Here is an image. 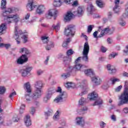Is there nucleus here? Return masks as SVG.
I'll return each mask as SVG.
<instances>
[{"label":"nucleus","mask_w":128,"mask_h":128,"mask_svg":"<svg viewBox=\"0 0 128 128\" xmlns=\"http://www.w3.org/2000/svg\"><path fill=\"white\" fill-rule=\"evenodd\" d=\"M84 14V9L82 6L78 7L77 10L73 12H68L64 18L65 22H70L74 16H78L80 18Z\"/></svg>","instance_id":"f257e3e1"},{"label":"nucleus","mask_w":128,"mask_h":128,"mask_svg":"<svg viewBox=\"0 0 128 128\" xmlns=\"http://www.w3.org/2000/svg\"><path fill=\"white\" fill-rule=\"evenodd\" d=\"M9 14L6 10L2 12V16L4 18V20H6L8 24L14 22L16 25L17 26L18 22H20V16H18V14L8 15Z\"/></svg>","instance_id":"f03ea898"},{"label":"nucleus","mask_w":128,"mask_h":128,"mask_svg":"<svg viewBox=\"0 0 128 128\" xmlns=\"http://www.w3.org/2000/svg\"><path fill=\"white\" fill-rule=\"evenodd\" d=\"M42 81H37L35 84L36 90L32 96V98L34 100H36L42 96Z\"/></svg>","instance_id":"7ed1b4c3"},{"label":"nucleus","mask_w":128,"mask_h":128,"mask_svg":"<svg viewBox=\"0 0 128 128\" xmlns=\"http://www.w3.org/2000/svg\"><path fill=\"white\" fill-rule=\"evenodd\" d=\"M18 26L15 27V36L14 38H15L17 44H20V38H23L24 42L26 43L28 42V36L22 34V31L19 30Z\"/></svg>","instance_id":"20e7f679"},{"label":"nucleus","mask_w":128,"mask_h":128,"mask_svg":"<svg viewBox=\"0 0 128 128\" xmlns=\"http://www.w3.org/2000/svg\"><path fill=\"white\" fill-rule=\"evenodd\" d=\"M98 94L96 92H93L91 94L88 95L87 100H96L95 102L92 104V106H102V100L100 98H98Z\"/></svg>","instance_id":"39448f33"},{"label":"nucleus","mask_w":128,"mask_h":128,"mask_svg":"<svg viewBox=\"0 0 128 128\" xmlns=\"http://www.w3.org/2000/svg\"><path fill=\"white\" fill-rule=\"evenodd\" d=\"M56 92H60L59 96H57L54 100L55 102H64L68 98V95L66 92H62V88L60 87H58V90H55Z\"/></svg>","instance_id":"423d86ee"},{"label":"nucleus","mask_w":128,"mask_h":128,"mask_svg":"<svg viewBox=\"0 0 128 128\" xmlns=\"http://www.w3.org/2000/svg\"><path fill=\"white\" fill-rule=\"evenodd\" d=\"M24 88L26 92L28 93V94H25L26 102L27 104H30V102H32V100L30 99V94L32 92V88H30V82L25 83L24 85Z\"/></svg>","instance_id":"0eeeda50"},{"label":"nucleus","mask_w":128,"mask_h":128,"mask_svg":"<svg viewBox=\"0 0 128 128\" xmlns=\"http://www.w3.org/2000/svg\"><path fill=\"white\" fill-rule=\"evenodd\" d=\"M88 52H90V45L88 42H86L84 44L82 54V60L85 62H88Z\"/></svg>","instance_id":"6e6552de"},{"label":"nucleus","mask_w":128,"mask_h":128,"mask_svg":"<svg viewBox=\"0 0 128 128\" xmlns=\"http://www.w3.org/2000/svg\"><path fill=\"white\" fill-rule=\"evenodd\" d=\"M64 34L66 36H74L76 34V28L74 25L70 24L67 26L65 28Z\"/></svg>","instance_id":"1a4fd4ad"},{"label":"nucleus","mask_w":128,"mask_h":128,"mask_svg":"<svg viewBox=\"0 0 128 128\" xmlns=\"http://www.w3.org/2000/svg\"><path fill=\"white\" fill-rule=\"evenodd\" d=\"M78 86L82 88V91L80 94V96H82L84 94H86L88 92V82L86 80H84L82 82L78 84Z\"/></svg>","instance_id":"9d476101"},{"label":"nucleus","mask_w":128,"mask_h":128,"mask_svg":"<svg viewBox=\"0 0 128 128\" xmlns=\"http://www.w3.org/2000/svg\"><path fill=\"white\" fill-rule=\"evenodd\" d=\"M120 106L124 102H128V88L125 86L124 92L121 95L120 98Z\"/></svg>","instance_id":"9b49d317"},{"label":"nucleus","mask_w":128,"mask_h":128,"mask_svg":"<svg viewBox=\"0 0 128 128\" xmlns=\"http://www.w3.org/2000/svg\"><path fill=\"white\" fill-rule=\"evenodd\" d=\"M36 4L34 0H28L26 6V8L28 12H32L34 8H36Z\"/></svg>","instance_id":"f8f14e48"},{"label":"nucleus","mask_w":128,"mask_h":128,"mask_svg":"<svg viewBox=\"0 0 128 128\" xmlns=\"http://www.w3.org/2000/svg\"><path fill=\"white\" fill-rule=\"evenodd\" d=\"M32 70V66H24L22 69L20 70V74H21L22 76L26 78Z\"/></svg>","instance_id":"ddd939ff"},{"label":"nucleus","mask_w":128,"mask_h":128,"mask_svg":"<svg viewBox=\"0 0 128 128\" xmlns=\"http://www.w3.org/2000/svg\"><path fill=\"white\" fill-rule=\"evenodd\" d=\"M56 14H58V10L52 9L48 10V14H46V16L48 20H50V18H52V16H54V20H56Z\"/></svg>","instance_id":"4468645a"},{"label":"nucleus","mask_w":128,"mask_h":128,"mask_svg":"<svg viewBox=\"0 0 128 128\" xmlns=\"http://www.w3.org/2000/svg\"><path fill=\"white\" fill-rule=\"evenodd\" d=\"M102 26H100L98 27V32H100L101 30L100 34L98 35V38H102V36H104L106 34H110V27H107L104 30H102Z\"/></svg>","instance_id":"2eb2a0df"},{"label":"nucleus","mask_w":128,"mask_h":128,"mask_svg":"<svg viewBox=\"0 0 128 128\" xmlns=\"http://www.w3.org/2000/svg\"><path fill=\"white\" fill-rule=\"evenodd\" d=\"M76 122L77 126H84L85 122L84 118L82 116H78L76 118Z\"/></svg>","instance_id":"dca6fc26"},{"label":"nucleus","mask_w":128,"mask_h":128,"mask_svg":"<svg viewBox=\"0 0 128 128\" xmlns=\"http://www.w3.org/2000/svg\"><path fill=\"white\" fill-rule=\"evenodd\" d=\"M91 80L92 82L96 86H99L102 83V79L98 76H96L94 75L92 78Z\"/></svg>","instance_id":"f3484780"},{"label":"nucleus","mask_w":128,"mask_h":128,"mask_svg":"<svg viewBox=\"0 0 128 128\" xmlns=\"http://www.w3.org/2000/svg\"><path fill=\"white\" fill-rule=\"evenodd\" d=\"M20 54H24L23 55L26 56L30 58V56L32 55V52L28 48H24L20 49Z\"/></svg>","instance_id":"a211bd4d"},{"label":"nucleus","mask_w":128,"mask_h":128,"mask_svg":"<svg viewBox=\"0 0 128 128\" xmlns=\"http://www.w3.org/2000/svg\"><path fill=\"white\" fill-rule=\"evenodd\" d=\"M46 10V7L44 5H40L36 10V12L38 14H42Z\"/></svg>","instance_id":"6ab92c4d"},{"label":"nucleus","mask_w":128,"mask_h":128,"mask_svg":"<svg viewBox=\"0 0 128 128\" xmlns=\"http://www.w3.org/2000/svg\"><path fill=\"white\" fill-rule=\"evenodd\" d=\"M115 6L113 8V10L115 14H118L120 12V0H114Z\"/></svg>","instance_id":"aec40b11"},{"label":"nucleus","mask_w":128,"mask_h":128,"mask_svg":"<svg viewBox=\"0 0 128 128\" xmlns=\"http://www.w3.org/2000/svg\"><path fill=\"white\" fill-rule=\"evenodd\" d=\"M24 122L26 126H32V120H30V115H26L24 118Z\"/></svg>","instance_id":"412c9836"},{"label":"nucleus","mask_w":128,"mask_h":128,"mask_svg":"<svg viewBox=\"0 0 128 128\" xmlns=\"http://www.w3.org/2000/svg\"><path fill=\"white\" fill-rule=\"evenodd\" d=\"M84 72L86 76H90L91 78L94 75V70H92V69H88L85 70Z\"/></svg>","instance_id":"4be33fe9"},{"label":"nucleus","mask_w":128,"mask_h":128,"mask_svg":"<svg viewBox=\"0 0 128 128\" xmlns=\"http://www.w3.org/2000/svg\"><path fill=\"white\" fill-rule=\"evenodd\" d=\"M72 62V57L70 56H68L67 57H64V64L65 66H69Z\"/></svg>","instance_id":"5701e85b"},{"label":"nucleus","mask_w":128,"mask_h":128,"mask_svg":"<svg viewBox=\"0 0 128 128\" xmlns=\"http://www.w3.org/2000/svg\"><path fill=\"white\" fill-rule=\"evenodd\" d=\"M52 114H54V110L50 108H48L47 111L44 112V116H46V120H48V116H52Z\"/></svg>","instance_id":"b1692460"},{"label":"nucleus","mask_w":128,"mask_h":128,"mask_svg":"<svg viewBox=\"0 0 128 128\" xmlns=\"http://www.w3.org/2000/svg\"><path fill=\"white\" fill-rule=\"evenodd\" d=\"M64 2L65 4H72V6H76L78 4V0H76L74 2V0H64Z\"/></svg>","instance_id":"393cba45"},{"label":"nucleus","mask_w":128,"mask_h":128,"mask_svg":"<svg viewBox=\"0 0 128 128\" xmlns=\"http://www.w3.org/2000/svg\"><path fill=\"white\" fill-rule=\"evenodd\" d=\"M86 110H88V107L84 106V107H82V108L78 109L77 112L78 114L82 116V114H84Z\"/></svg>","instance_id":"a878e982"},{"label":"nucleus","mask_w":128,"mask_h":128,"mask_svg":"<svg viewBox=\"0 0 128 128\" xmlns=\"http://www.w3.org/2000/svg\"><path fill=\"white\" fill-rule=\"evenodd\" d=\"M56 92V90L54 88H50L48 90V92L46 95V96L50 100V98H52V96Z\"/></svg>","instance_id":"bb28decb"},{"label":"nucleus","mask_w":128,"mask_h":128,"mask_svg":"<svg viewBox=\"0 0 128 128\" xmlns=\"http://www.w3.org/2000/svg\"><path fill=\"white\" fill-rule=\"evenodd\" d=\"M87 10L88 12L90 14H92V12H94V6H92V2L88 4L87 6Z\"/></svg>","instance_id":"cd10ccee"},{"label":"nucleus","mask_w":128,"mask_h":128,"mask_svg":"<svg viewBox=\"0 0 128 128\" xmlns=\"http://www.w3.org/2000/svg\"><path fill=\"white\" fill-rule=\"evenodd\" d=\"M107 69L108 70L110 74H116V70L114 68H112V66L110 64L107 65Z\"/></svg>","instance_id":"c85d7f7f"},{"label":"nucleus","mask_w":128,"mask_h":128,"mask_svg":"<svg viewBox=\"0 0 128 128\" xmlns=\"http://www.w3.org/2000/svg\"><path fill=\"white\" fill-rule=\"evenodd\" d=\"M72 42V38H68L67 39L64 40L62 47L63 48H66L68 44H70Z\"/></svg>","instance_id":"c756f323"},{"label":"nucleus","mask_w":128,"mask_h":128,"mask_svg":"<svg viewBox=\"0 0 128 128\" xmlns=\"http://www.w3.org/2000/svg\"><path fill=\"white\" fill-rule=\"evenodd\" d=\"M54 42H50L48 43L47 46L46 47V50H50L52 48H54Z\"/></svg>","instance_id":"7c9ffc66"},{"label":"nucleus","mask_w":128,"mask_h":128,"mask_svg":"<svg viewBox=\"0 0 128 128\" xmlns=\"http://www.w3.org/2000/svg\"><path fill=\"white\" fill-rule=\"evenodd\" d=\"M53 4L55 8H60L62 6V0H54Z\"/></svg>","instance_id":"2f4dec72"},{"label":"nucleus","mask_w":128,"mask_h":128,"mask_svg":"<svg viewBox=\"0 0 128 128\" xmlns=\"http://www.w3.org/2000/svg\"><path fill=\"white\" fill-rule=\"evenodd\" d=\"M96 4H97L98 6L100 8H104V2L102 0H96Z\"/></svg>","instance_id":"473e14b6"},{"label":"nucleus","mask_w":128,"mask_h":128,"mask_svg":"<svg viewBox=\"0 0 128 128\" xmlns=\"http://www.w3.org/2000/svg\"><path fill=\"white\" fill-rule=\"evenodd\" d=\"M70 76V74L68 72L62 73L60 74V78L62 80H66V78H68Z\"/></svg>","instance_id":"72a5a7b5"},{"label":"nucleus","mask_w":128,"mask_h":128,"mask_svg":"<svg viewBox=\"0 0 128 128\" xmlns=\"http://www.w3.org/2000/svg\"><path fill=\"white\" fill-rule=\"evenodd\" d=\"M6 30V23L2 24L0 25V34Z\"/></svg>","instance_id":"f704fd0d"},{"label":"nucleus","mask_w":128,"mask_h":128,"mask_svg":"<svg viewBox=\"0 0 128 128\" xmlns=\"http://www.w3.org/2000/svg\"><path fill=\"white\" fill-rule=\"evenodd\" d=\"M0 8L1 10H6V0H2Z\"/></svg>","instance_id":"c9c22d12"},{"label":"nucleus","mask_w":128,"mask_h":128,"mask_svg":"<svg viewBox=\"0 0 128 128\" xmlns=\"http://www.w3.org/2000/svg\"><path fill=\"white\" fill-rule=\"evenodd\" d=\"M6 10L8 12V14H14V12H16V8L14 7H10L8 8Z\"/></svg>","instance_id":"e433bc0d"},{"label":"nucleus","mask_w":128,"mask_h":128,"mask_svg":"<svg viewBox=\"0 0 128 128\" xmlns=\"http://www.w3.org/2000/svg\"><path fill=\"white\" fill-rule=\"evenodd\" d=\"M20 58H22V60H23L24 64H26V62H28L29 57L26 56V55L22 54Z\"/></svg>","instance_id":"4c0bfd02"},{"label":"nucleus","mask_w":128,"mask_h":128,"mask_svg":"<svg viewBox=\"0 0 128 128\" xmlns=\"http://www.w3.org/2000/svg\"><path fill=\"white\" fill-rule=\"evenodd\" d=\"M6 87L4 86H0V95L4 96V94H6Z\"/></svg>","instance_id":"58836bf2"},{"label":"nucleus","mask_w":128,"mask_h":128,"mask_svg":"<svg viewBox=\"0 0 128 128\" xmlns=\"http://www.w3.org/2000/svg\"><path fill=\"white\" fill-rule=\"evenodd\" d=\"M86 102V98L84 97H81L79 100V104L80 106H82V104H84Z\"/></svg>","instance_id":"ea45409f"},{"label":"nucleus","mask_w":128,"mask_h":128,"mask_svg":"<svg viewBox=\"0 0 128 128\" xmlns=\"http://www.w3.org/2000/svg\"><path fill=\"white\" fill-rule=\"evenodd\" d=\"M2 46H4L6 50H8V48H10L11 45L10 44H4V43L0 44V48H2Z\"/></svg>","instance_id":"a19ab883"},{"label":"nucleus","mask_w":128,"mask_h":128,"mask_svg":"<svg viewBox=\"0 0 128 128\" xmlns=\"http://www.w3.org/2000/svg\"><path fill=\"white\" fill-rule=\"evenodd\" d=\"M48 37L46 36H42L41 37V40L43 44H48Z\"/></svg>","instance_id":"79ce46f5"},{"label":"nucleus","mask_w":128,"mask_h":128,"mask_svg":"<svg viewBox=\"0 0 128 128\" xmlns=\"http://www.w3.org/2000/svg\"><path fill=\"white\" fill-rule=\"evenodd\" d=\"M53 118L54 120H58L60 118V112L57 111L54 116Z\"/></svg>","instance_id":"37998d69"},{"label":"nucleus","mask_w":128,"mask_h":128,"mask_svg":"<svg viewBox=\"0 0 128 128\" xmlns=\"http://www.w3.org/2000/svg\"><path fill=\"white\" fill-rule=\"evenodd\" d=\"M74 67L69 66V67L67 68V74L69 73L70 75L72 72H74Z\"/></svg>","instance_id":"c03bdc74"},{"label":"nucleus","mask_w":128,"mask_h":128,"mask_svg":"<svg viewBox=\"0 0 128 128\" xmlns=\"http://www.w3.org/2000/svg\"><path fill=\"white\" fill-rule=\"evenodd\" d=\"M110 80L112 84H116V82H120V79L113 78H110Z\"/></svg>","instance_id":"a18cd8bd"},{"label":"nucleus","mask_w":128,"mask_h":128,"mask_svg":"<svg viewBox=\"0 0 128 128\" xmlns=\"http://www.w3.org/2000/svg\"><path fill=\"white\" fill-rule=\"evenodd\" d=\"M118 53L112 52L108 56V60H112V58H114L116 56H118Z\"/></svg>","instance_id":"49530a36"},{"label":"nucleus","mask_w":128,"mask_h":128,"mask_svg":"<svg viewBox=\"0 0 128 128\" xmlns=\"http://www.w3.org/2000/svg\"><path fill=\"white\" fill-rule=\"evenodd\" d=\"M94 28V25H89L88 26V34H90L92 31V28Z\"/></svg>","instance_id":"de8ad7c7"},{"label":"nucleus","mask_w":128,"mask_h":128,"mask_svg":"<svg viewBox=\"0 0 128 128\" xmlns=\"http://www.w3.org/2000/svg\"><path fill=\"white\" fill-rule=\"evenodd\" d=\"M26 108V105L24 104H22L20 107V109L19 110V112L20 114H24V108Z\"/></svg>","instance_id":"09e8293b"},{"label":"nucleus","mask_w":128,"mask_h":128,"mask_svg":"<svg viewBox=\"0 0 128 128\" xmlns=\"http://www.w3.org/2000/svg\"><path fill=\"white\" fill-rule=\"evenodd\" d=\"M81 66H82L81 64H75V66H74V68L76 70H80Z\"/></svg>","instance_id":"8fccbe9b"},{"label":"nucleus","mask_w":128,"mask_h":128,"mask_svg":"<svg viewBox=\"0 0 128 128\" xmlns=\"http://www.w3.org/2000/svg\"><path fill=\"white\" fill-rule=\"evenodd\" d=\"M52 28H53V30H56V32H58V30H60V24H58L56 25H53L52 26Z\"/></svg>","instance_id":"3c124183"},{"label":"nucleus","mask_w":128,"mask_h":128,"mask_svg":"<svg viewBox=\"0 0 128 128\" xmlns=\"http://www.w3.org/2000/svg\"><path fill=\"white\" fill-rule=\"evenodd\" d=\"M30 13H28L22 20V22H26V20L30 18Z\"/></svg>","instance_id":"603ef678"},{"label":"nucleus","mask_w":128,"mask_h":128,"mask_svg":"<svg viewBox=\"0 0 128 128\" xmlns=\"http://www.w3.org/2000/svg\"><path fill=\"white\" fill-rule=\"evenodd\" d=\"M126 22L122 18H120L119 20V24L121 26H126Z\"/></svg>","instance_id":"864d4df0"},{"label":"nucleus","mask_w":128,"mask_h":128,"mask_svg":"<svg viewBox=\"0 0 128 128\" xmlns=\"http://www.w3.org/2000/svg\"><path fill=\"white\" fill-rule=\"evenodd\" d=\"M16 64H24V63L20 57L16 60Z\"/></svg>","instance_id":"5fc2aeb1"},{"label":"nucleus","mask_w":128,"mask_h":128,"mask_svg":"<svg viewBox=\"0 0 128 128\" xmlns=\"http://www.w3.org/2000/svg\"><path fill=\"white\" fill-rule=\"evenodd\" d=\"M14 96H16V92H14L10 93L8 96L10 100H12V98Z\"/></svg>","instance_id":"6e6d98bb"},{"label":"nucleus","mask_w":128,"mask_h":128,"mask_svg":"<svg viewBox=\"0 0 128 128\" xmlns=\"http://www.w3.org/2000/svg\"><path fill=\"white\" fill-rule=\"evenodd\" d=\"M74 84L70 82H67L65 84L66 88H72Z\"/></svg>","instance_id":"4d7b16f0"},{"label":"nucleus","mask_w":128,"mask_h":128,"mask_svg":"<svg viewBox=\"0 0 128 128\" xmlns=\"http://www.w3.org/2000/svg\"><path fill=\"white\" fill-rule=\"evenodd\" d=\"M66 54L67 56H72V54H74V50H72L70 49L69 50H68L66 52Z\"/></svg>","instance_id":"13d9d810"},{"label":"nucleus","mask_w":128,"mask_h":128,"mask_svg":"<svg viewBox=\"0 0 128 128\" xmlns=\"http://www.w3.org/2000/svg\"><path fill=\"white\" fill-rule=\"evenodd\" d=\"M98 31H96L93 34L94 38H100L102 37H98Z\"/></svg>","instance_id":"bf43d9fd"},{"label":"nucleus","mask_w":128,"mask_h":128,"mask_svg":"<svg viewBox=\"0 0 128 128\" xmlns=\"http://www.w3.org/2000/svg\"><path fill=\"white\" fill-rule=\"evenodd\" d=\"M100 128H104L106 126V124L104 123V122L102 121L100 122Z\"/></svg>","instance_id":"052dcab7"},{"label":"nucleus","mask_w":128,"mask_h":128,"mask_svg":"<svg viewBox=\"0 0 128 128\" xmlns=\"http://www.w3.org/2000/svg\"><path fill=\"white\" fill-rule=\"evenodd\" d=\"M36 74H38V76H41V74H44V70H38L36 71Z\"/></svg>","instance_id":"680f3d73"},{"label":"nucleus","mask_w":128,"mask_h":128,"mask_svg":"<svg viewBox=\"0 0 128 128\" xmlns=\"http://www.w3.org/2000/svg\"><path fill=\"white\" fill-rule=\"evenodd\" d=\"M12 120L14 122H18V120H20V118H18L17 116L14 117L12 119Z\"/></svg>","instance_id":"e2e57ef3"},{"label":"nucleus","mask_w":128,"mask_h":128,"mask_svg":"<svg viewBox=\"0 0 128 128\" xmlns=\"http://www.w3.org/2000/svg\"><path fill=\"white\" fill-rule=\"evenodd\" d=\"M50 60V56H47L46 60L44 61V64L46 66L48 64V61Z\"/></svg>","instance_id":"0e129e2a"},{"label":"nucleus","mask_w":128,"mask_h":128,"mask_svg":"<svg viewBox=\"0 0 128 128\" xmlns=\"http://www.w3.org/2000/svg\"><path fill=\"white\" fill-rule=\"evenodd\" d=\"M115 30H116V28L114 26H112L111 29L110 28V34H114V32Z\"/></svg>","instance_id":"69168bd1"},{"label":"nucleus","mask_w":128,"mask_h":128,"mask_svg":"<svg viewBox=\"0 0 128 128\" xmlns=\"http://www.w3.org/2000/svg\"><path fill=\"white\" fill-rule=\"evenodd\" d=\"M4 124V118H2V114L0 115V126Z\"/></svg>","instance_id":"338daca9"},{"label":"nucleus","mask_w":128,"mask_h":128,"mask_svg":"<svg viewBox=\"0 0 128 128\" xmlns=\"http://www.w3.org/2000/svg\"><path fill=\"white\" fill-rule=\"evenodd\" d=\"M48 100H50V98H48L46 96L45 97H44V100H43L44 102H45L46 104V102H48Z\"/></svg>","instance_id":"774afa93"}]
</instances>
